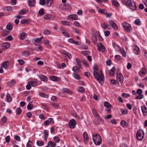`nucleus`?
<instances>
[{
	"label": "nucleus",
	"mask_w": 147,
	"mask_h": 147,
	"mask_svg": "<svg viewBox=\"0 0 147 147\" xmlns=\"http://www.w3.org/2000/svg\"><path fill=\"white\" fill-rule=\"evenodd\" d=\"M98 68L96 66H94L93 68V75L95 78L100 83V82L103 81L104 80V76L102 72L101 71L98 72Z\"/></svg>",
	"instance_id": "nucleus-1"
},
{
	"label": "nucleus",
	"mask_w": 147,
	"mask_h": 147,
	"mask_svg": "<svg viewBox=\"0 0 147 147\" xmlns=\"http://www.w3.org/2000/svg\"><path fill=\"white\" fill-rule=\"evenodd\" d=\"M122 2L126 5L130 9L133 10L136 9V3L134 1L130 0H122Z\"/></svg>",
	"instance_id": "nucleus-2"
},
{
	"label": "nucleus",
	"mask_w": 147,
	"mask_h": 147,
	"mask_svg": "<svg viewBox=\"0 0 147 147\" xmlns=\"http://www.w3.org/2000/svg\"><path fill=\"white\" fill-rule=\"evenodd\" d=\"M92 139L94 144L98 145L101 142V139L100 135L99 134H96L92 136Z\"/></svg>",
	"instance_id": "nucleus-3"
},
{
	"label": "nucleus",
	"mask_w": 147,
	"mask_h": 147,
	"mask_svg": "<svg viewBox=\"0 0 147 147\" xmlns=\"http://www.w3.org/2000/svg\"><path fill=\"white\" fill-rule=\"evenodd\" d=\"M144 133L142 129H139L137 131L136 134V138L139 141L142 140L144 138Z\"/></svg>",
	"instance_id": "nucleus-4"
},
{
	"label": "nucleus",
	"mask_w": 147,
	"mask_h": 147,
	"mask_svg": "<svg viewBox=\"0 0 147 147\" xmlns=\"http://www.w3.org/2000/svg\"><path fill=\"white\" fill-rule=\"evenodd\" d=\"M122 26L123 28L128 32H130L132 31L131 27L130 25L127 22H123Z\"/></svg>",
	"instance_id": "nucleus-5"
},
{
	"label": "nucleus",
	"mask_w": 147,
	"mask_h": 147,
	"mask_svg": "<svg viewBox=\"0 0 147 147\" xmlns=\"http://www.w3.org/2000/svg\"><path fill=\"white\" fill-rule=\"evenodd\" d=\"M110 25L112 28L115 30L118 29V28L116 24L112 20H110L109 22Z\"/></svg>",
	"instance_id": "nucleus-6"
},
{
	"label": "nucleus",
	"mask_w": 147,
	"mask_h": 147,
	"mask_svg": "<svg viewBox=\"0 0 147 147\" xmlns=\"http://www.w3.org/2000/svg\"><path fill=\"white\" fill-rule=\"evenodd\" d=\"M76 121L74 119H72L69 122V126L70 128L74 129L75 127Z\"/></svg>",
	"instance_id": "nucleus-7"
},
{
	"label": "nucleus",
	"mask_w": 147,
	"mask_h": 147,
	"mask_svg": "<svg viewBox=\"0 0 147 147\" xmlns=\"http://www.w3.org/2000/svg\"><path fill=\"white\" fill-rule=\"evenodd\" d=\"M51 123H52L53 124L54 123L53 119V118H49L44 122V124L45 125H48Z\"/></svg>",
	"instance_id": "nucleus-8"
},
{
	"label": "nucleus",
	"mask_w": 147,
	"mask_h": 147,
	"mask_svg": "<svg viewBox=\"0 0 147 147\" xmlns=\"http://www.w3.org/2000/svg\"><path fill=\"white\" fill-rule=\"evenodd\" d=\"M117 80L118 82L122 83L123 80V78L121 74H119L117 76Z\"/></svg>",
	"instance_id": "nucleus-9"
},
{
	"label": "nucleus",
	"mask_w": 147,
	"mask_h": 147,
	"mask_svg": "<svg viewBox=\"0 0 147 147\" xmlns=\"http://www.w3.org/2000/svg\"><path fill=\"white\" fill-rule=\"evenodd\" d=\"M35 0H28V4L30 7L34 6L36 3Z\"/></svg>",
	"instance_id": "nucleus-10"
},
{
	"label": "nucleus",
	"mask_w": 147,
	"mask_h": 147,
	"mask_svg": "<svg viewBox=\"0 0 147 147\" xmlns=\"http://www.w3.org/2000/svg\"><path fill=\"white\" fill-rule=\"evenodd\" d=\"M146 73V69L144 68H142L141 70L139 72V74L142 77L144 76Z\"/></svg>",
	"instance_id": "nucleus-11"
},
{
	"label": "nucleus",
	"mask_w": 147,
	"mask_h": 147,
	"mask_svg": "<svg viewBox=\"0 0 147 147\" xmlns=\"http://www.w3.org/2000/svg\"><path fill=\"white\" fill-rule=\"evenodd\" d=\"M92 112L94 116L97 117V119H98V121H99V120H100V121H101L100 116L98 113L96 112V110L95 109L93 108L92 109Z\"/></svg>",
	"instance_id": "nucleus-12"
},
{
	"label": "nucleus",
	"mask_w": 147,
	"mask_h": 147,
	"mask_svg": "<svg viewBox=\"0 0 147 147\" xmlns=\"http://www.w3.org/2000/svg\"><path fill=\"white\" fill-rule=\"evenodd\" d=\"M49 78L50 79L53 81L57 82L59 81V78L57 76H50Z\"/></svg>",
	"instance_id": "nucleus-13"
},
{
	"label": "nucleus",
	"mask_w": 147,
	"mask_h": 147,
	"mask_svg": "<svg viewBox=\"0 0 147 147\" xmlns=\"http://www.w3.org/2000/svg\"><path fill=\"white\" fill-rule=\"evenodd\" d=\"M142 110L143 114L145 115H147V108L145 106H143L141 107Z\"/></svg>",
	"instance_id": "nucleus-14"
},
{
	"label": "nucleus",
	"mask_w": 147,
	"mask_h": 147,
	"mask_svg": "<svg viewBox=\"0 0 147 147\" xmlns=\"http://www.w3.org/2000/svg\"><path fill=\"white\" fill-rule=\"evenodd\" d=\"M98 49L99 51L103 50L104 49H105V48L104 45L100 43L97 44Z\"/></svg>",
	"instance_id": "nucleus-15"
},
{
	"label": "nucleus",
	"mask_w": 147,
	"mask_h": 147,
	"mask_svg": "<svg viewBox=\"0 0 147 147\" xmlns=\"http://www.w3.org/2000/svg\"><path fill=\"white\" fill-rule=\"evenodd\" d=\"M38 76L40 78L42 81H47L48 79L45 76L43 75H38Z\"/></svg>",
	"instance_id": "nucleus-16"
},
{
	"label": "nucleus",
	"mask_w": 147,
	"mask_h": 147,
	"mask_svg": "<svg viewBox=\"0 0 147 147\" xmlns=\"http://www.w3.org/2000/svg\"><path fill=\"white\" fill-rule=\"evenodd\" d=\"M83 137L84 138V142L85 143L87 142V140L88 139V136L87 133L84 132L83 133Z\"/></svg>",
	"instance_id": "nucleus-17"
},
{
	"label": "nucleus",
	"mask_w": 147,
	"mask_h": 147,
	"mask_svg": "<svg viewBox=\"0 0 147 147\" xmlns=\"http://www.w3.org/2000/svg\"><path fill=\"white\" fill-rule=\"evenodd\" d=\"M69 18L74 20H76L78 18V16L76 14H72L69 16Z\"/></svg>",
	"instance_id": "nucleus-18"
},
{
	"label": "nucleus",
	"mask_w": 147,
	"mask_h": 147,
	"mask_svg": "<svg viewBox=\"0 0 147 147\" xmlns=\"http://www.w3.org/2000/svg\"><path fill=\"white\" fill-rule=\"evenodd\" d=\"M26 33L23 32L21 33L20 35V40H23L26 38Z\"/></svg>",
	"instance_id": "nucleus-19"
},
{
	"label": "nucleus",
	"mask_w": 147,
	"mask_h": 147,
	"mask_svg": "<svg viewBox=\"0 0 147 147\" xmlns=\"http://www.w3.org/2000/svg\"><path fill=\"white\" fill-rule=\"evenodd\" d=\"M62 91L66 93L69 94H70L72 93L71 91L67 88H63Z\"/></svg>",
	"instance_id": "nucleus-20"
},
{
	"label": "nucleus",
	"mask_w": 147,
	"mask_h": 147,
	"mask_svg": "<svg viewBox=\"0 0 147 147\" xmlns=\"http://www.w3.org/2000/svg\"><path fill=\"white\" fill-rule=\"evenodd\" d=\"M2 44L3 47H5V49H7L10 46V44L7 42H3Z\"/></svg>",
	"instance_id": "nucleus-21"
},
{
	"label": "nucleus",
	"mask_w": 147,
	"mask_h": 147,
	"mask_svg": "<svg viewBox=\"0 0 147 147\" xmlns=\"http://www.w3.org/2000/svg\"><path fill=\"white\" fill-rule=\"evenodd\" d=\"M73 76L76 79L79 80L80 78V77L79 75L76 72H74L73 73Z\"/></svg>",
	"instance_id": "nucleus-22"
},
{
	"label": "nucleus",
	"mask_w": 147,
	"mask_h": 147,
	"mask_svg": "<svg viewBox=\"0 0 147 147\" xmlns=\"http://www.w3.org/2000/svg\"><path fill=\"white\" fill-rule=\"evenodd\" d=\"M134 52L136 54H139L140 52L139 48L137 46L135 47L134 49Z\"/></svg>",
	"instance_id": "nucleus-23"
},
{
	"label": "nucleus",
	"mask_w": 147,
	"mask_h": 147,
	"mask_svg": "<svg viewBox=\"0 0 147 147\" xmlns=\"http://www.w3.org/2000/svg\"><path fill=\"white\" fill-rule=\"evenodd\" d=\"M30 53L27 51H24L22 53V55L24 57H28Z\"/></svg>",
	"instance_id": "nucleus-24"
},
{
	"label": "nucleus",
	"mask_w": 147,
	"mask_h": 147,
	"mask_svg": "<svg viewBox=\"0 0 147 147\" xmlns=\"http://www.w3.org/2000/svg\"><path fill=\"white\" fill-rule=\"evenodd\" d=\"M112 3L115 7H117L119 5V4L117 0H112Z\"/></svg>",
	"instance_id": "nucleus-25"
},
{
	"label": "nucleus",
	"mask_w": 147,
	"mask_h": 147,
	"mask_svg": "<svg viewBox=\"0 0 147 147\" xmlns=\"http://www.w3.org/2000/svg\"><path fill=\"white\" fill-rule=\"evenodd\" d=\"M120 50L122 55L124 57H126V53L125 50L123 48H121L120 49Z\"/></svg>",
	"instance_id": "nucleus-26"
},
{
	"label": "nucleus",
	"mask_w": 147,
	"mask_h": 147,
	"mask_svg": "<svg viewBox=\"0 0 147 147\" xmlns=\"http://www.w3.org/2000/svg\"><path fill=\"white\" fill-rule=\"evenodd\" d=\"M38 38H37L34 40L33 41V43L37 46H39L40 44V40H39Z\"/></svg>",
	"instance_id": "nucleus-27"
},
{
	"label": "nucleus",
	"mask_w": 147,
	"mask_h": 147,
	"mask_svg": "<svg viewBox=\"0 0 147 147\" xmlns=\"http://www.w3.org/2000/svg\"><path fill=\"white\" fill-rule=\"evenodd\" d=\"M44 140L45 141H46L48 136V133L47 130H44Z\"/></svg>",
	"instance_id": "nucleus-28"
},
{
	"label": "nucleus",
	"mask_w": 147,
	"mask_h": 147,
	"mask_svg": "<svg viewBox=\"0 0 147 147\" xmlns=\"http://www.w3.org/2000/svg\"><path fill=\"white\" fill-rule=\"evenodd\" d=\"M48 146H50L51 147H54L55 146L56 144L54 142L51 141H49L48 143Z\"/></svg>",
	"instance_id": "nucleus-29"
},
{
	"label": "nucleus",
	"mask_w": 147,
	"mask_h": 147,
	"mask_svg": "<svg viewBox=\"0 0 147 147\" xmlns=\"http://www.w3.org/2000/svg\"><path fill=\"white\" fill-rule=\"evenodd\" d=\"M120 124L122 127H124L127 125V124L124 120H123L121 121Z\"/></svg>",
	"instance_id": "nucleus-30"
},
{
	"label": "nucleus",
	"mask_w": 147,
	"mask_h": 147,
	"mask_svg": "<svg viewBox=\"0 0 147 147\" xmlns=\"http://www.w3.org/2000/svg\"><path fill=\"white\" fill-rule=\"evenodd\" d=\"M12 100V98L10 94H7L6 95V100L7 101L9 102L11 101Z\"/></svg>",
	"instance_id": "nucleus-31"
},
{
	"label": "nucleus",
	"mask_w": 147,
	"mask_h": 147,
	"mask_svg": "<svg viewBox=\"0 0 147 147\" xmlns=\"http://www.w3.org/2000/svg\"><path fill=\"white\" fill-rule=\"evenodd\" d=\"M80 68V66H75L73 67L72 68V70L74 71V72H75V71L78 72L79 71V69Z\"/></svg>",
	"instance_id": "nucleus-32"
},
{
	"label": "nucleus",
	"mask_w": 147,
	"mask_h": 147,
	"mask_svg": "<svg viewBox=\"0 0 147 147\" xmlns=\"http://www.w3.org/2000/svg\"><path fill=\"white\" fill-rule=\"evenodd\" d=\"M31 86L34 87L37 86L38 85L37 82L36 81H29Z\"/></svg>",
	"instance_id": "nucleus-33"
},
{
	"label": "nucleus",
	"mask_w": 147,
	"mask_h": 147,
	"mask_svg": "<svg viewBox=\"0 0 147 147\" xmlns=\"http://www.w3.org/2000/svg\"><path fill=\"white\" fill-rule=\"evenodd\" d=\"M115 69L114 67H113L112 69H111L109 72L110 75L111 76H113L115 73Z\"/></svg>",
	"instance_id": "nucleus-34"
},
{
	"label": "nucleus",
	"mask_w": 147,
	"mask_h": 147,
	"mask_svg": "<svg viewBox=\"0 0 147 147\" xmlns=\"http://www.w3.org/2000/svg\"><path fill=\"white\" fill-rule=\"evenodd\" d=\"M92 40L94 44H95L97 40V38L96 36L95 35H94L93 36L92 38Z\"/></svg>",
	"instance_id": "nucleus-35"
},
{
	"label": "nucleus",
	"mask_w": 147,
	"mask_h": 147,
	"mask_svg": "<svg viewBox=\"0 0 147 147\" xmlns=\"http://www.w3.org/2000/svg\"><path fill=\"white\" fill-rule=\"evenodd\" d=\"M47 5L48 7L51 6L53 3L52 0H47Z\"/></svg>",
	"instance_id": "nucleus-36"
},
{
	"label": "nucleus",
	"mask_w": 147,
	"mask_h": 147,
	"mask_svg": "<svg viewBox=\"0 0 147 147\" xmlns=\"http://www.w3.org/2000/svg\"><path fill=\"white\" fill-rule=\"evenodd\" d=\"M20 23L22 24H27L28 23V21L25 19L24 20H22L21 21Z\"/></svg>",
	"instance_id": "nucleus-37"
},
{
	"label": "nucleus",
	"mask_w": 147,
	"mask_h": 147,
	"mask_svg": "<svg viewBox=\"0 0 147 147\" xmlns=\"http://www.w3.org/2000/svg\"><path fill=\"white\" fill-rule=\"evenodd\" d=\"M98 12L101 13L105 15L106 14H107L106 11L104 9H100L98 10Z\"/></svg>",
	"instance_id": "nucleus-38"
},
{
	"label": "nucleus",
	"mask_w": 147,
	"mask_h": 147,
	"mask_svg": "<svg viewBox=\"0 0 147 147\" xmlns=\"http://www.w3.org/2000/svg\"><path fill=\"white\" fill-rule=\"evenodd\" d=\"M38 14H39L40 16H42L44 15V9L43 8L41 9L38 12Z\"/></svg>",
	"instance_id": "nucleus-39"
},
{
	"label": "nucleus",
	"mask_w": 147,
	"mask_h": 147,
	"mask_svg": "<svg viewBox=\"0 0 147 147\" xmlns=\"http://www.w3.org/2000/svg\"><path fill=\"white\" fill-rule=\"evenodd\" d=\"M13 28L12 25L9 24H7L6 26V28L7 30H11Z\"/></svg>",
	"instance_id": "nucleus-40"
},
{
	"label": "nucleus",
	"mask_w": 147,
	"mask_h": 147,
	"mask_svg": "<svg viewBox=\"0 0 147 147\" xmlns=\"http://www.w3.org/2000/svg\"><path fill=\"white\" fill-rule=\"evenodd\" d=\"M44 18L47 20H49L51 19V16L50 15H46L44 16Z\"/></svg>",
	"instance_id": "nucleus-41"
},
{
	"label": "nucleus",
	"mask_w": 147,
	"mask_h": 147,
	"mask_svg": "<svg viewBox=\"0 0 147 147\" xmlns=\"http://www.w3.org/2000/svg\"><path fill=\"white\" fill-rule=\"evenodd\" d=\"M62 33L65 36L68 38L69 37V34L67 32H66V31H63L62 32Z\"/></svg>",
	"instance_id": "nucleus-42"
},
{
	"label": "nucleus",
	"mask_w": 147,
	"mask_h": 147,
	"mask_svg": "<svg viewBox=\"0 0 147 147\" xmlns=\"http://www.w3.org/2000/svg\"><path fill=\"white\" fill-rule=\"evenodd\" d=\"M4 68H5L8 66V63L7 61L4 62L2 64Z\"/></svg>",
	"instance_id": "nucleus-43"
},
{
	"label": "nucleus",
	"mask_w": 147,
	"mask_h": 147,
	"mask_svg": "<svg viewBox=\"0 0 147 147\" xmlns=\"http://www.w3.org/2000/svg\"><path fill=\"white\" fill-rule=\"evenodd\" d=\"M39 94L40 96L44 98H47L48 97V96L46 94L42 92L40 93Z\"/></svg>",
	"instance_id": "nucleus-44"
},
{
	"label": "nucleus",
	"mask_w": 147,
	"mask_h": 147,
	"mask_svg": "<svg viewBox=\"0 0 147 147\" xmlns=\"http://www.w3.org/2000/svg\"><path fill=\"white\" fill-rule=\"evenodd\" d=\"M16 112L17 114L19 115L22 112V110L20 108L18 107L16 109Z\"/></svg>",
	"instance_id": "nucleus-45"
},
{
	"label": "nucleus",
	"mask_w": 147,
	"mask_h": 147,
	"mask_svg": "<svg viewBox=\"0 0 147 147\" xmlns=\"http://www.w3.org/2000/svg\"><path fill=\"white\" fill-rule=\"evenodd\" d=\"M104 105L105 107H107L108 109H109V107L111 106L110 104L107 101L104 103Z\"/></svg>",
	"instance_id": "nucleus-46"
},
{
	"label": "nucleus",
	"mask_w": 147,
	"mask_h": 147,
	"mask_svg": "<svg viewBox=\"0 0 147 147\" xmlns=\"http://www.w3.org/2000/svg\"><path fill=\"white\" fill-rule=\"evenodd\" d=\"M15 82V81L13 80H11L8 82V84L10 86H11L13 85Z\"/></svg>",
	"instance_id": "nucleus-47"
},
{
	"label": "nucleus",
	"mask_w": 147,
	"mask_h": 147,
	"mask_svg": "<svg viewBox=\"0 0 147 147\" xmlns=\"http://www.w3.org/2000/svg\"><path fill=\"white\" fill-rule=\"evenodd\" d=\"M53 139L57 143L59 142L60 141V139L57 136L54 137Z\"/></svg>",
	"instance_id": "nucleus-48"
},
{
	"label": "nucleus",
	"mask_w": 147,
	"mask_h": 147,
	"mask_svg": "<svg viewBox=\"0 0 147 147\" xmlns=\"http://www.w3.org/2000/svg\"><path fill=\"white\" fill-rule=\"evenodd\" d=\"M36 144L39 146H41L44 144V142L43 141H39L37 142Z\"/></svg>",
	"instance_id": "nucleus-49"
},
{
	"label": "nucleus",
	"mask_w": 147,
	"mask_h": 147,
	"mask_svg": "<svg viewBox=\"0 0 147 147\" xmlns=\"http://www.w3.org/2000/svg\"><path fill=\"white\" fill-rule=\"evenodd\" d=\"M26 11L23 9L20 10L19 12V14L22 15L26 13Z\"/></svg>",
	"instance_id": "nucleus-50"
},
{
	"label": "nucleus",
	"mask_w": 147,
	"mask_h": 147,
	"mask_svg": "<svg viewBox=\"0 0 147 147\" xmlns=\"http://www.w3.org/2000/svg\"><path fill=\"white\" fill-rule=\"evenodd\" d=\"M135 24L136 25H140L141 24V22L140 21V20L139 19H138L136 20L135 21Z\"/></svg>",
	"instance_id": "nucleus-51"
},
{
	"label": "nucleus",
	"mask_w": 147,
	"mask_h": 147,
	"mask_svg": "<svg viewBox=\"0 0 147 147\" xmlns=\"http://www.w3.org/2000/svg\"><path fill=\"white\" fill-rule=\"evenodd\" d=\"M61 23L63 25L70 26L69 24L70 22L66 21H61Z\"/></svg>",
	"instance_id": "nucleus-52"
},
{
	"label": "nucleus",
	"mask_w": 147,
	"mask_h": 147,
	"mask_svg": "<svg viewBox=\"0 0 147 147\" xmlns=\"http://www.w3.org/2000/svg\"><path fill=\"white\" fill-rule=\"evenodd\" d=\"M33 107V105L32 104H30V103L27 106V108L29 110H31Z\"/></svg>",
	"instance_id": "nucleus-53"
},
{
	"label": "nucleus",
	"mask_w": 147,
	"mask_h": 147,
	"mask_svg": "<svg viewBox=\"0 0 147 147\" xmlns=\"http://www.w3.org/2000/svg\"><path fill=\"white\" fill-rule=\"evenodd\" d=\"M76 61L77 63V65H78L79 66H80V68H81V64H80V59L78 58H77L76 59Z\"/></svg>",
	"instance_id": "nucleus-54"
},
{
	"label": "nucleus",
	"mask_w": 147,
	"mask_h": 147,
	"mask_svg": "<svg viewBox=\"0 0 147 147\" xmlns=\"http://www.w3.org/2000/svg\"><path fill=\"white\" fill-rule=\"evenodd\" d=\"M102 27L104 29H106L107 28V27L106 26V24L105 22L101 25Z\"/></svg>",
	"instance_id": "nucleus-55"
},
{
	"label": "nucleus",
	"mask_w": 147,
	"mask_h": 147,
	"mask_svg": "<svg viewBox=\"0 0 147 147\" xmlns=\"http://www.w3.org/2000/svg\"><path fill=\"white\" fill-rule=\"evenodd\" d=\"M45 3L46 2L45 0H40L39 1V3L41 5H45Z\"/></svg>",
	"instance_id": "nucleus-56"
},
{
	"label": "nucleus",
	"mask_w": 147,
	"mask_h": 147,
	"mask_svg": "<svg viewBox=\"0 0 147 147\" xmlns=\"http://www.w3.org/2000/svg\"><path fill=\"white\" fill-rule=\"evenodd\" d=\"M52 106L55 108H56L58 106V105L56 103L52 102L51 103Z\"/></svg>",
	"instance_id": "nucleus-57"
},
{
	"label": "nucleus",
	"mask_w": 147,
	"mask_h": 147,
	"mask_svg": "<svg viewBox=\"0 0 147 147\" xmlns=\"http://www.w3.org/2000/svg\"><path fill=\"white\" fill-rule=\"evenodd\" d=\"M31 85L29 82L28 83V84L26 86V88L27 90H29L31 88Z\"/></svg>",
	"instance_id": "nucleus-58"
},
{
	"label": "nucleus",
	"mask_w": 147,
	"mask_h": 147,
	"mask_svg": "<svg viewBox=\"0 0 147 147\" xmlns=\"http://www.w3.org/2000/svg\"><path fill=\"white\" fill-rule=\"evenodd\" d=\"M1 120L3 123H5L7 121V118L5 116H4L1 118Z\"/></svg>",
	"instance_id": "nucleus-59"
},
{
	"label": "nucleus",
	"mask_w": 147,
	"mask_h": 147,
	"mask_svg": "<svg viewBox=\"0 0 147 147\" xmlns=\"http://www.w3.org/2000/svg\"><path fill=\"white\" fill-rule=\"evenodd\" d=\"M32 145V143L30 141H29L27 144L26 147H31Z\"/></svg>",
	"instance_id": "nucleus-60"
},
{
	"label": "nucleus",
	"mask_w": 147,
	"mask_h": 147,
	"mask_svg": "<svg viewBox=\"0 0 147 147\" xmlns=\"http://www.w3.org/2000/svg\"><path fill=\"white\" fill-rule=\"evenodd\" d=\"M65 55V57L67 59H70L71 58L70 57H71V56L69 53H67Z\"/></svg>",
	"instance_id": "nucleus-61"
},
{
	"label": "nucleus",
	"mask_w": 147,
	"mask_h": 147,
	"mask_svg": "<svg viewBox=\"0 0 147 147\" xmlns=\"http://www.w3.org/2000/svg\"><path fill=\"white\" fill-rule=\"evenodd\" d=\"M13 39V38L12 36L11 35L8 36L5 38V40H8L9 41H11Z\"/></svg>",
	"instance_id": "nucleus-62"
},
{
	"label": "nucleus",
	"mask_w": 147,
	"mask_h": 147,
	"mask_svg": "<svg viewBox=\"0 0 147 147\" xmlns=\"http://www.w3.org/2000/svg\"><path fill=\"white\" fill-rule=\"evenodd\" d=\"M128 111L127 110L122 109L121 110V113L123 115L126 114L127 113Z\"/></svg>",
	"instance_id": "nucleus-63"
},
{
	"label": "nucleus",
	"mask_w": 147,
	"mask_h": 147,
	"mask_svg": "<svg viewBox=\"0 0 147 147\" xmlns=\"http://www.w3.org/2000/svg\"><path fill=\"white\" fill-rule=\"evenodd\" d=\"M143 98V94H140L139 96H136V99H141Z\"/></svg>",
	"instance_id": "nucleus-64"
}]
</instances>
